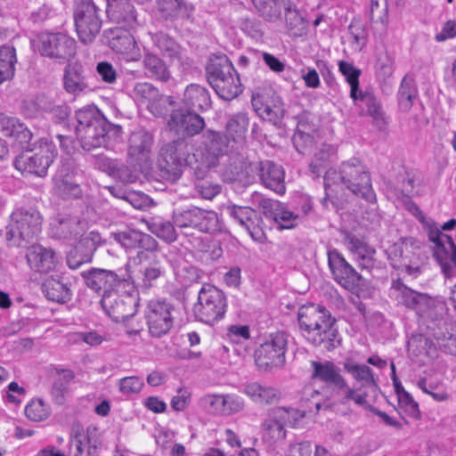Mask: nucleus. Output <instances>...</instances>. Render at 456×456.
<instances>
[{"mask_svg":"<svg viewBox=\"0 0 456 456\" xmlns=\"http://www.w3.org/2000/svg\"><path fill=\"white\" fill-rule=\"evenodd\" d=\"M82 277L88 288L103 294L107 291H112L116 288L126 287L125 278H121L118 273L106 269H91L82 273Z\"/></svg>","mask_w":456,"mask_h":456,"instance_id":"20","label":"nucleus"},{"mask_svg":"<svg viewBox=\"0 0 456 456\" xmlns=\"http://www.w3.org/2000/svg\"><path fill=\"white\" fill-rule=\"evenodd\" d=\"M167 126L178 136H194L205 126V121L199 114L191 110H175L170 114Z\"/></svg>","mask_w":456,"mask_h":456,"instance_id":"17","label":"nucleus"},{"mask_svg":"<svg viewBox=\"0 0 456 456\" xmlns=\"http://www.w3.org/2000/svg\"><path fill=\"white\" fill-rule=\"evenodd\" d=\"M57 156V151L52 142L41 141L37 151L19 155L14 159V167L22 174L44 177L49 167Z\"/></svg>","mask_w":456,"mask_h":456,"instance_id":"10","label":"nucleus"},{"mask_svg":"<svg viewBox=\"0 0 456 456\" xmlns=\"http://www.w3.org/2000/svg\"><path fill=\"white\" fill-rule=\"evenodd\" d=\"M212 87L216 94L225 101L234 99L242 92L240 79L235 68L226 78L213 79Z\"/></svg>","mask_w":456,"mask_h":456,"instance_id":"35","label":"nucleus"},{"mask_svg":"<svg viewBox=\"0 0 456 456\" xmlns=\"http://www.w3.org/2000/svg\"><path fill=\"white\" fill-rule=\"evenodd\" d=\"M151 230L158 237L166 241L172 242L176 240L175 226L168 221H156L151 224Z\"/></svg>","mask_w":456,"mask_h":456,"instance_id":"60","label":"nucleus"},{"mask_svg":"<svg viewBox=\"0 0 456 456\" xmlns=\"http://www.w3.org/2000/svg\"><path fill=\"white\" fill-rule=\"evenodd\" d=\"M200 405L209 413L224 416V395H205L200 397Z\"/></svg>","mask_w":456,"mask_h":456,"instance_id":"58","label":"nucleus"},{"mask_svg":"<svg viewBox=\"0 0 456 456\" xmlns=\"http://www.w3.org/2000/svg\"><path fill=\"white\" fill-rule=\"evenodd\" d=\"M263 428L264 436L272 443L281 441L286 436L284 424L276 419H267L263 425Z\"/></svg>","mask_w":456,"mask_h":456,"instance_id":"57","label":"nucleus"},{"mask_svg":"<svg viewBox=\"0 0 456 456\" xmlns=\"http://www.w3.org/2000/svg\"><path fill=\"white\" fill-rule=\"evenodd\" d=\"M336 392L340 396V403L344 405L347 404L350 401H353L355 404L359 406H364L370 410V407H372L368 403L366 395L357 394L354 389L348 386L346 381H345V385L341 386Z\"/></svg>","mask_w":456,"mask_h":456,"instance_id":"55","label":"nucleus"},{"mask_svg":"<svg viewBox=\"0 0 456 456\" xmlns=\"http://www.w3.org/2000/svg\"><path fill=\"white\" fill-rule=\"evenodd\" d=\"M76 133L82 148L91 151L99 147L108 148L111 140L120 136L121 126L113 125L96 109H84L77 112Z\"/></svg>","mask_w":456,"mask_h":456,"instance_id":"2","label":"nucleus"},{"mask_svg":"<svg viewBox=\"0 0 456 456\" xmlns=\"http://www.w3.org/2000/svg\"><path fill=\"white\" fill-rule=\"evenodd\" d=\"M38 50L42 55L62 62L69 61L76 55L77 42L66 34L45 33L39 37Z\"/></svg>","mask_w":456,"mask_h":456,"instance_id":"14","label":"nucleus"},{"mask_svg":"<svg viewBox=\"0 0 456 456\" xmlns=\"http://www.w3.org/2000/svg\"><path fill=\"white\" fill-rule=\"evenodd\" d=\"M188 153V143L185 139L180 138L167 144L162 149V155L166 160L165 168L167 171H174L176 177L181 175L180 167Z\"/></svg>","mask_w":456,"mask_h":456,"instance_id":"30","label":"nucleus"},{"mask_svg":"<svg viewBox=\"0 0 456 456\" xmlns=\"http://www.w3.org/2000/svg\"><path fill=\"white\" fill-rule=\"evenodd\" d=\"M338 70L345 77L346 82L350 86V97L356 102L358 99L359 77L362 74L361 69L354 67L352 63L340 61H338Z\"/></svg>","mask_w":456,"mask_h":456,"instance_id":"49","label":"nucleus"},{"mask_svg":"<svg viewBox=\"0 0 456 456\" xmlns=\"http://www.w3.org/2000/svg\"><path fill=\"white\" fill-rule=\"evenodd\" d=\"M153 45L159 50L164 57L171 60L181 59V46L168 35L163 32L150 33Z\"/></svg>","mask_w":456,"mask_h":456,"instance_id":"45","label":"nucleus"},{"mask_svg":"<svg viewBox=\"0 0 456 456\" xmlns=\"http://www.w3.org/2000/svg\"><path fill=\"white\" fill-rule=\"evenodd\" d=\"M107 11L118 27L134 29L142 23L134 5L127 0H109Z\"/></svg>","mask_w":456,"mask_h":456,"instance_id":"21","label":"nucleus"},{"mask_svg":"<svg viewBox=\"0 0 456 456\" xmlns=\"http://www.w3.org/2000/svg\"><path fill=\"white\" fill-rule=\"evenodd\" d=\"M313 379L320 380L326 385L332 386L337 391L341 386L345 385L346 379L340 373V369L331 361H312Z\"/></svg>","mask_w":456,"mask_h":456,"instance_id":"27","label":"nucleus"},{"mask_svg":"<svg viewBox=\"0 0 456 456\" xmlns=\"http://www.w3.org/2000/svg\"><path fill=\"white\" fill-rule=\"evenodd\" d=\"M202 137L204 149L193 154L195 162L191 163L194 175L199 179H204L209 169L218 165L219 158L226 153L231 140L227 135L213 130H207Z\"/></svg>","mask_w":456,"mask_h":456,"instance_id":"4","label":"nucleus"},{"mask_svg":"<svg viewBox=\"0 0 456 456\" xmlns=\"http://www.w3.org/2000/svg\"><path fill=\"white\" fill-rule=\"evenodd\" d=\"M115 241L127 249L142 248L141 252H149L157 248L156 240L149 234L135 230H126L112 233Z\"/></svg>","mask_w":456,"mask_h":456,"instance_id":"25","label":"nucleus"},{"mask_svg":"<svg viewBox=\"0 0 456 456\" xmlns=\"http://www.w3.org/2000/svg\"><path fill=\"white\" fill-rule=\"evenodd\" d=\"M343 367L355 380L362 381L364 385H372L375 383L372 370L369 366L357 364L353 359L346 358L343 363Z\"/></svg>","mask_w":456,"mask_h":456,"instance_id":"50","label":"nucleus"},{"mask_svg":"<svg viewBox=\"0 0 456 456\" xmlns=\"http://www.w3.org/2000/svg\"><path fill=\"white\" fill-rule=\"evenodd\" d=\"M157 8L166 20L188 19L194 9L184 0H157Z\"/></svg>","mask_w":456,"mask_h":456,"instance_id":"34","label":"nucleus"},{"mask_svg":"<svg viewBox=\"0 0 456 456\" xmlns=\"http://www.w3.org/2000/svg\"><path fill=\"white\" fill-rule=\"evenodd\" d=\"M297 320L304 337L314 346L331 351L340 345L336 320L324 306L304 305L298 309Z\"/></svg>","mask_w":456,"mask_h":456,"instance_id":"1","label":"nucleus"},{"mask_svg":"<svg viewBox=\"0 0 456 456\" xmlns=\"http://www.w3.org/2000/svg\"><path fill=\"white\" fill-rule=\"evenodd\" d=\"M175 103L172 96H167L159 94L158 97L152 101L147 109L156 117H163L168 111V107Z\"/></svg>","mask_w":456,"mask_h":456,"instance_id":"62","label":"nucleus"},{"mask_svg":"<svg viewBox=\"0 0 456 456\" xmlns=\"http://www.w3.org/2000/svg\"><path fill=\"white\" fill-rule=\"evenodd\" d=\"M131 167L118 163L116 160H110L108 167L110 174L123 183H132L138 179V171L142 164H133L128 161Z\"/></svg>","mask_w":456,"mask_h":456,"instance_id":"47","label":"nucleus"},{"mask_svg":"<svg viewBox=\"0 0 456 456\" xmlns=\"http://www.w3.org/2000/svg\"><path fill=\"white\" fill-rule=\"evenodd\" d=\"M288 335L278 331L269 336L266 341L256 350L255 361L262 370L281 368L285 363Z\"/></svg>","mask_w":456,"mask_h":456,"instance_id":"11","label":"nucleus"},{"mask_svg":"<svg viewBox=\"0 0 456 456\" xmlns=\"http://www.w3.org/2000/svg\"><path fill=\"white\" fill-rule=\"evenodd\" d=\"M50 407L39 398L33 399L27 404L25 414L28 419L33 421H42L50 415Z\"/></svg>","mask_w":456,"mask_h":456,"instance_id":"54","label":"nucleus"},{"mask_svg":"<svg viewBox=\"0 0 456 456\" xmlns=\"http://www.w3.org/2000/svg\"><path fill=\"white\" fill-rule=\"evenodd\" d=\"M244 408L243 399L236 395H224V416L240 411Z\"/></svg>","mask_w":456,"mask_h":456,"instance_id":"64","label":"nucleus"},{"mask_svg":"<svg viewBox=\"0 0 456 456\" xmlns=\"http://www.w3.org/2000/svg\"><path fill=\"white\" fill-rule=\"evenodd\" d=\"M144 386L142 379L137 376H129L118 380V390L125 395L138 394Z\"/></svg>","mask_w":456,"mask_h":456,"instance_id":"61","label":"nucleus"},{"mask_svg":"<svg viewBox=\"0 0 456 456\" xmlns=\"http://www.w3.org/2000/svg\"><path fill=\"white\" fill-rule=\"evenodd\" d=\"M243 392L256 403L273 404L279 401L278 390L270 386H264L257 382L248 383L244 387Z\"/></svg>","mask_w":456,"mask_h":456,"instance_id":"38","label":"nucleus"},{"mask_svg":"<svg viewBox=\"0 0 456 456\" xmlns=\"http://www.w3.org/2000/svg\"><path fill=\"white\" fill-rule=\"evenodd\" d=\"M392 290L395 299L408 308L414 309L417 312L422 311L428 303V297L426 294L419 293L396 281L392 285Z\"/></svg>","mask_w":456,"mask_h":456,"instance_id":"29","label":"nucleus"},{"mask_svg":"<svg viewBox=\"0 0 456 456\" xmlns=\"http://www.w3.org/2000/svg\"><path fill=\"white\" fill-rule=\"evenodd\" d=\"M74 379L75 374L70 370L61 369L56 370V376L51 389V395L55 403L62 405L65 403L69 385Z\"/></svg>","mask_w":456,"mask_h":456,"instance_id":"41","label":"nucleus"},{"mask_svg":"<svg viewBox=\"0 0 456 456\" xmlns=\"http://www.w3.org/2000/svg\"><path fill=\"white\" fill-rule=\"evenodd\" d=\"M335 154V149L329 144H322L314 153L310 164L313 174L319 176L328 167L331 157Z\"/></svg>","mask_w":456,"mask_h":456,"instance_id":"51","label":"nucleus"},{"mask_svg":"<svg viewBox=\"0 0 456 456\" xmlns=\"http://www.w3.org/2000/svg\"><path fill=\"white\" fill-rule=\"evenodd\" d=\"M248 118L246 113L239 112L232 115L226 124L227 136L234 142L242 141L247 134Z\"/></svg>","mask_w":456,"mask_h":456,"instance_id":"46","label":"nucleus"},{"mask_svg":"<svg viewBox=\"0 0 456 456\" xmlns=\"http://www.w3.org/2000/svg\"><path fill=\"white\" fill-rule=\"evenodd\" d=\"M15 62V49L8 45L0 47V85L13 77Z\"/></svg>","mask_w":456,"mask_h":456,"instance_id":"48","label":"nucleus"},{"mask_svg":"<svg viewBox=\"0 0 456 456\" xmlns=\"http://www.w3.org/2000/svg\"><path fill=\"white\" fill-rule=\"evenodd\" d=\"M428 239L434 243L433 256L438 262L445 277L456 275V246L451 236L435 226H429Z\"/></svg>","mask_w":456,"mask_h":456,"instance_id":"13","label":"nucleus"},{"mask_svg":"<svg viewBox=\"0 0 456 456\" xmlns=\"http://www.w3.org/2000/svg\"><path fill=\"white\" fill-rule=\"evenodd\" d=\"M137 256L141 262H148V264L141 270L142 278L138 282V286L140 288L147 290L155 286L157 280L163 273L161 267L162 255L155 249L149 252H139Z\"/></svg>","mask_w":456,"mask_h":456,"instance_id":"24","label":"nucleus"},{"mask_svg":"<svg viewBox=\"0 0 456 456\" xmlns=\"http://www.w3.org/2000/svg\"><path fill=\"white\" fill-rule=\"evenodd\" d=\"M173 222L180 229H194L208 233H216L222 231V224L215 211L197 207L175 211Z\"/></svg>","mask_w":456,"mask_h":456,"instance_id":"9","label":"nucleus"},{"mask_svg":"<svg viewBox=\"0 0 456 456\" xmlns=\"http://www.w3.org/2000/svg\"><path fill=\"white\" fill-rule=\"evenodd\" d=\"M139 297L135 287L126 280V287L107 291L101 299L102 307L116 322H125L136 313Z\"/></svg>","mask_w":456,"mask_h":456,"instance_id":"7","label":"nucleus"},{"mask_svg":"<svg viewBox=\"0 0 456 456\" xmlns=\"http://www.w3.org/2000/svg\"><path fill=\"white\" fill-rule=\"evenodd\" d=\"M174 305L166 299H151L147 303L144 317L150 334L161 338L167 334L174 324Z\"/></svg>","mask_w":456,"mask_h":456,"instance_id":"12","label":"nucleus"},{"mask_svg":"<svg viewBox=\"0 0 456 456\" xmlns=\"http://www.w3.org/2000/svg\"><path fill=\"white\" fill-rule=\"evenodd\" d=\"M233 65L224 54H214L206 67L208 81L213 86V79H224L233 71Z\"/></svg>","mask_w":456,"mask_h":456,"instance_id":"42","label":"nucleus"},{"mask_svg":"<svg viewBox=\"0 0 456 456\" xmlns=\"http://www.w3.org/2000/svg\"><path fill=\"white\" fill-rule=\"evenodd\" d=\"M417 91L411 80L404 77L398 92V102L403 111H408L413 103Z\"/></svg>","mask_w":456,"mask_h":456,"instance_id":"56","label":"nucleus"},{"mask_svg":"<svg viewBox=\"0 0 456 456\" xmlns=\"http://www.w3.org/2000/svg\"><path fill=\"white\" fill-rule=\"evenodd\" d=\"M222 209L234 222L244 228L253 240L258 241L262 240L264 234L258 225L260 218L254 208L228 202L222 206Z\"/></svg>","mask_w":456,"mask_h":456,"instance_id":"18","label":"nucleus"},{"mask_svg":"<svg viewBox=\"0 0 456 456\" xmlns=\"http://www.w3.org/2000/svg\"><path fill=\"white\" fill-rule=\"evenodd\" d=\"M284 169L271 160L261 161L258 175L262 183L279 194L285 192Z\"/></svg>","mask_w":456,"mask_h":456,"instance_id":"26","label":"nucleus"},{"mask_svg":"<svg viewBox=\"0 0 456 456\" xmlns=\"http://www.w3.org/2000/svg\"><path fill=\"white\" fill-rule=\"evenodd\" d=\"M45 297L53 302L66 303L71 299V289L62 278L50 277L43 283Z\"/></svg>","mask_w":456,"mask_h":456,"instance_id":"39","label":"nucleus"},{"mask_svg":"<svg viewBox=\"0 0 456 456\" xmlns=\"http://www.w3.org/2000/svg\"><path fill=\"white\" fill-rule=\"evenodd\" d=\"M326 189L332 184H343L352 193L368 200L373 198L370 177L366 167L357 159L341 164L339 170L329 169L324 175Z\"/></svg>","mask_w":456,"mask_h":456,"instance_id":"3","label":"nucleus"},{"mask_svg":"<svg viewBox=\"0 0 456 456\" xmlns=\"http://www.w3.org/2000/svg\"><path fill=\"white\" fill-rule=\"evenodd\" d=\"M357 101L362 102L365 105L368 114L372 117L376 122L384 120L381 104L372 93L360 91L358 93Z\"/></svg>","mask_w":456,"mask_h":456,"instance_id":"53","label":"nucleus"},{"mask_svg":"<svg viewBox=\"0 0 456 456\" xmlns=\"http://www.w3.org/2000/svg\"><path fill=\"white\" fill-rule=\"evenodd\" d=\"M152 135L143 130L134 131L128 139L127 161L143 164L148 161L152 146Z\"/></svg>","mask_w":456,"mask_h":456,"instance_id":"23","label":"nucleus"},{"mask_svg":"<svg viewBox=\"0 0 456 456\" xmlns=\"http://www.w3.org/2000/svg\"><path fill=\"white\" fill-rule=\"evenodd\" d=\"M328 262L335 281L349 291H355L361 285L362 276L337 250L328 253Z\"/></svg>","mask_w":456,"mask_h":456,"instance_id":"16","label":"nucleus"},{"mask_svg":"<svg viewBox=\"0 0 456 456\" xmlns=\"http://www.w3.org/2000/svg\"><path fill=\"white\" fill-rule=\"evenodd\" d=\"M159 94L157 87L148 82L136 83L133 89V96L135 101L146 107L158 97Z\"/></svg>","mask_w":456,"mask_h":456,"instance_id":"52","label":"nucleus"},{"mask_svg":"<svg viewBox=\"0 0 456 456\" xmlns=\"http://www.w3.org/2000/svg\"><path fill=\"white\" fill-rule=\"evenodd\" d=\"M394 254L395 257L398 256L397 259H393L392 265L395 268L414 277L419 274V258L411 245L404 241L400 246H395Z\"/></svg>","mask_w":456,"mask_h":456,"instance_id":"32","label":"nucleus"},{"mask_svg":"<svg viewBox=\"0 0 456 456\" xmlns=\"http://www.w3.org/2000/svg\"><path fill=\"white\" fill-rule=\"evenodd\" d=\"M226 311L225 293L214 285L203 284L199 290L197 302L192 307L194 318L200 322L213 325L224 317Z\"/></svg>","mask_w":456,"mask_h":456,"instance_id":"5","label":"nucleus"},{"mask_svg":"<svg viewBox=\"0 0 456 456\" xmlns=\"http://www.w3.org/2000/svg\"><path fill=\"white\" fill-rule=\"evenodd\" d=\"M417 386L425 394L431 395L437 402H443L448 398V394L442 387V386L428 383L426 379H419L417 383Z\"/></svg>","mask_w":456,"mask_h":456,"instance_id":"63","label":"nucleus"},{"mask_svg":"<svg viewBox=\"0 0 456 456\" xmlns=\"http://www.w3.org/2000/svg\"><path fill=\"white\" fill-rule=\"evenodd\" d=\"M274 221L281 229H292L301 222V216L289 210L283 204L276 214Z\"/></svg>","mask_w":456,"mask_h":456,"instance_id":"59","label":"nucleus"},{"mask_svg":"<svg viewBox=\"0 0 456 456\" xmlns=\"http://www.w3.org/2000/svg\"><path fill=\"white\" fill-rule=\"evenodd\" d=\"M129 30L121 27L110 28L104 30L103 38L113 51L126 55L128 61H138L142 53Z\"/></svg>","mask_w":456,"mask_h":456,"instance_id":"15","label":"nucleus"},{"mask_svg":"<svg viewBox=\"0 0 456 456\" xmlns=\"http://www.w3.org/2000/svg\"><path fill=\"white\" fill-rule=\"evenodd\" d=\"M73 17L77 34L84 44L92 43L102 28L100 10L93 0H75Z\"/></svg>","mask_w":456,"mask_h":456,"instance_id":"8","label":"nucleus"},{"mask_svg":"<svg viewBox=\"0 0 456 456\" xmlns=\"http://www.w3.org/2000/svg\"><path fill=\"white\" fill-rule=\"evenodd\" d=\"M42 226L40 213L32 208L14 210L5 228V240L10 246H20L21 241L37 236Z\"/></svg>","mask_w":456,"mask_h":456,"instance_id":"6","label":"nucleus"},{"mask_svg":"<svg viewBox=\"0 0 456 456\" xmlns=\"http://www.w3.org/2000/svg\"><path fill=\"white\" fill-rule=\"evenodd\" d=\"M26 259L31 270L41 273L54 270L59 264V256L52 248L38 244L28 248Z\"/></svg>","mask_w":456,"mask_h":456,"instance_id":"22","label":"nucleus"},{"mask_svg":"<svg viewBox=\"0 0 456 456\" xmlns=\"http://www.w3.org/2000/svg\"><path fill=\"white\" fill-rule=\"evenodd\" d=\"M143 67L146 75L160 82H168L171 78V71L166 62L158 55L145 52L143 57Z\"/></svg>","mask_w":456,"mask_h":456,"instance_id":"37","label":"nucleus"},{"mask_svg":"<svg viewBox=\"0 0 456 456\" xmlns=\"http://www.w3.org/2000/svg\"><path fill=\"white\" fill-rule=\"evenodd\" d=\"M183 102L187 108L198 110H207L211 105L208 91L198 84H191L185 88Z\"/></svg>","mask_w":456,"mask_h":456,"instance_id":"36","label":"nucleus"},{"mask_svg":"<svg viewBox=\"0 0 456 456\" xmlns=\"http://www.w3.org/2000/svg\"><path fill=\"white\" fill-rule=\"evenodd\" d=\"M259 101L252 99V104L258 115L273 125H278L285 113L284 104L280 97L272 98L270 102L258 106Z\"/></svg>","mask_w":456,"mask_h":456,"instance_id":"40","label":"nucleus"},{"mask_svg":"<svg viewBox=\"0 0 456 456\" xmlns=\"http://www.w3.org/2000/svg\"><path fill=\"white\" fill-rule=\"evenodd\" d=\"M346 248L354 255L358 266L362 269H370L374 265L375 249L366 242L352 234H346L344 239Z\"/></svg>","mask_w":456,"mask_h":456,"instance_id":"28","label":"nucleus"},{"mask_svg":"<svg viewBox=\"0 0 456 456\" xmlns=\"http://www.w3.org/2000/svg\"><path fill=\"white\" fill-rule=\"evenodd\" d=\"M82 231L78 217L67 214H59L51 224L52 235L57 239H76Z\"/></svg>","mask_w":456,"mask_h":456,"instance_id":"31","label":"nucleus"},{"mask_svg":"<svg viewBox=\"0 0 456 456\" xmlns=\"http://www.w3.org/2000/svg\"><path fill=\"white\" fill-rule=\"evenodd\" d=\"M63 85L65 90L72 94H78L87 88L85 68L81 63L74 62L65 67Z\"/></svg>","mask_w":456,"mask_h":456,"instance_id":"33","label":"nucleus"},{"mask_svg":"<svg viewBox=\"0 0 456 456\" xmlns=\"http://www.w3.org/2000/svg\"><path fill=\"white\" fill-rule=\"evenodd\" d=\"M0 131L4 136L17 137L21 142H28L31 132L16 118L0 113Z\"/></svg>","mask_w":456,"mask_h":456,"instance_id":"43","label":"nucleus"},{"mask_svg":"<svg viewBox=\"0 0 456 456\" xmlns=\"http://www.w3.org/2000/svg\"><path fill=\"white\" fill-rule=\"evenodd\" d=\"M259 14L269 22L280 20L281 10L289 6V0H251Z\"/></svg>","mask_w":456,"mask_h":456,"instance_id":"44","label":"nucleus"},{"mask_svg":"<svg viewBox=\"0 0 456 456\" xmlns=\"http://www.w3.org/2000/svg\"><path fill=\"white\" fill-rule=\"evenodd\" d=\"M53 189L63 199H77L81 196L77 170L73 163H62L58 168L53 177Z\"/></svg>","mask_w":456,"mask_h":456,"instance_id":"19","label":"nucleus"}]
</instances>
